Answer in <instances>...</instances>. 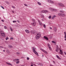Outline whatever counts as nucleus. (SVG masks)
<instances>
[{"instance_id":"f257e3e1","label":"nucleus","mask_w":66,"mask_h":66,"mask_svg":"<svg viewBox=\"0 0 66 66\" xmlns=\"http://www.w3.org/2000/svg\"><path fill=\"white\" fill-rule=\"evenodd\" d=\"M41 37V34L38 33L35 36V38L36 39H38Z\"/></svg>"},{"instance_id":"f03ea898","label":"nucleus","mask_w":66,"mask_h":66,"mask_svg":"<svg viewBox=\"0 0 66 66\" xmlns=\"http://www.w3.org/2000/svg\"><path fill=\"white\" fill-rule=\"evenodd\" d=\"M35 50H36V48L35 47H33V51L34 52V53L37 55V56H38V53Z\"/></svg>"},{"instance_id":"7ed1b4c3","label":"nucleus","mask_w":66,"mask_h":66,"mask_svg":"<svg viewBox=\"0 0 66 66\" xmlns=\"http://www.w3.org/2000/svg\"><path fill=\"white\" fill-rule=\"evenodd\" d=\"M49 10L51 11H55V12H56L57 10V9H54L53 8H48Z\"/></svg>"},{"instance_id":"20e7f679","label":"nucleus","mask_w":66,"mask_h":66,"mask_svg":"<svg viewBox=\"0 0 66 66\" xmlns=\"http://www.w3.org/2000/svg\"><path fill=\"white\" fill-rule=\"evenodd\" d=\"M58 4L60 6H61V7H65V5L61 3H58Z\"/></svg>"},{"instance_id":"39448f33","label":"nucleus","mask_w":66,"mask_h":66,"mask_svg":"<svg viewBox=\"0 0 66 66\" xmlns=\"http://www.w3.org/2000/svg\"><path fill=\"white\" fill-rule=\"evenodd\" d=\"M41 13H48L49 11L47 10H42L40 12Z\"/></svg>"},{"instance_id":"423d86ee","label":"nucleus","mask_w":66,"mask_h":66,"mask_svg":"<svg viewBox=\"0 0 66 66\" xmlns=\"http://www.w3.org/2000/svg\"><path fill=\"white\" fill-rule=\"evenodd\" d=\"M58 15L60 16H62V17H64L65 16V14L62 13H59L58 14Z\"/></svg>"},{"instance_id":"0eeeda50","label":"nucleus","mask_w":66,"mask_h":66,"mask_svg":"<svg viewBox=\"0 0 66 66\" xmlns=\"http://www.w3.org/2000/svg\"><path fill=\"white\" fill-rule=\"evenodd\" d=\"M0 32L1 33L2 35L3 36H5V34H4V32L3 31H0Z\"/></svg>"},{"instance_id":"6e6552de","label":"nucleus","mask_w":66,"mask_h":66,"mask_svg":"<svg viewBox=\"0 0 66 66\" xmlns=\"http://www.w3.org/2000/svg\"><path fill=\"white\" fill-rule=\"evenodd\" d=\"M60 51L59 52V54H61V55H63V51H62V50L60 49Z\"/></svg>"},{"instance_id":"1a4fd4ad","label":"nucleus","mask_w":66,"mask_h":66,"mask_svg":"<svg viewBox=\"0 0 66 66\" xmlns=\"http://www.w3.org/2000/svg\"><path fill=\"white\" fill-rule=\"evenodd\" d=\"M32 25L33 26H35L36 25V22H34L33 23H31Z\"/></svg>"},{"instance_id":"9d476101","label":"nucleus","mask_w":66,"mask_h":66,"mask_svg":"<svg viewBox=\"0 0 66 66\" xmlns=\"http://www.w3.org/2000/svg\"><path fill=\"white\" fill-rule=\"evenodd\" d=\"M48 1L49 2L51 3H52V4H53V3H54V2L52 1H51V0H49Z\"/></svg>"},{"instance_id":"9b49d317","label":"nucleus","mask_w":66,"mask_h":66,"mask_svg":"<svg viewBox=\"0 0 66 66\" xmlns=\"http://www.w3.org/2000/svg\"><path fill=\"white\" fill-rule=\"evenodd\" d=\"M41 50H42V51H43V52H44L45 53H47V52H46V51H45V50H44L42 48L41 49Z\"/></svg>"},{"instance_id":"f8f14e48","label":"nucleus","mask_w":66,"mask_h":66,"mask_svg":"<svg viewBox=\"0 0 66 66\" xmlns=\"http://www.w3.org/2000/svg\"><path fill=\"white\" fill-rule=\"evenodd\" d=\"M25 32L26 33H30L29 31L27 29L25 30Z\"/></svg>"},{"instance_id":"ddd939ff","label":"nucleus","mask_w":66,"mask_h":66,"mask_svg":"<svg viewBox=\"0 0 66 66\" xmlns=\"http://www.w3.org/2000/svg\"><path fill=\"white\" fill-rule=\"evenodd\" d=\"M44 39H46V40H48V37L44 36Z\"/></svg>"},{"instance_id":"4468645a","label":"nucleus","mask_w":66,"mask_h":66,"mask_svg":"<svg viewBox=\"0 0 66 66\" xmlns=\"http://www.w3.org/2000/svg\"><path fill=\"white\" fill-rule=\"evenodd\" d=\"M56 57H57V58L58 59H59V60H61V58L58 55H56Z\"/></svg>"},{"instance_id":"2eb2a0df","label":"nucleus","mask_w":66,"mask_h":66,"mask_svg":"<svg viewBox=\"0 0 66 66\" xmlns=\"http://www.w3.org/2000/svg\"><path fill=\"white\" fill-rule=\"evenodd\" d=\"M19 61V59H15L13 60V61L14 62H16V61Z\"/></svg>"},{"instance_id":"dca6fc26","label":"nucleus","mask_w":66,"mask_h":66,"mask_svg":"<svg viewBox=\"0 0 66 66\" xmlns=\"http://www.w3.org/2000/svg\"><path fill=\"white\" fill-rule=\"evenodd\" d=\"M30 33H32V34H34L35 33V32H34V31L33 30H31L30 31Z\"/></svg>"},{"instance_id":"f3484780","label":"nucleus","mask_w":66,"mask_h":66,"mask_svg":"<svg viewBox=\"0 0 66 66\" xmlns=\"http://www.w3.org/2000/svg\"><path fill=\"white\" fill-rule=\"evenodd\" d=\"M55 17H56V16L54 15L53 16V17H52V19H54V18H55Z\"/></svg>"},{"instance_id":"a211bd4d","label":"nucleus","mask_w":66,"mask_h":66,"mask_svg":"<svg viewBox=\"0 0 66 66\" xmlns=\"http://www.w3.org/2000/svg\"><path fill=\"white\" fill-rule=\"evenodd\" d=\"M56 52H59V49L56 48Z\"/></svg>"},{"instance_id":"6ab92c4d","label":"nucleus","mask_w":66,"mask_h":66,"mask_svg":"<svg viewBox=\"0 0 66 66\" xmlns=\"http://www.w3.org/2000/svg\"><path fill=\"white\" fill-rule=\"evenodd\" d=\"M64 34L65 35V36H64L65 38H66V32H64Z\"/></svg>"},{"instance_id":"aec40b11","label":"nucleus","mask_w":66,"mask_h":66,"mask_svg":"<svg viewBox=\"0 0 66 66\" xmlns=\"http://www.w3.org/2000/svg\"><path fill=\"white\" fill-rule=\"evenodd\" d=\"M32 64L34 65V66H36L35 65V63L34 62H32Z\"/></svg>"},{"instance_id":"412c9836","label":"nucleus","mask_w":66,"mask_h":66,"mask_svg":"<svg viewBox=\"0 0 66 66\" xmlns=\"http://www.w3.org/2000/svg\"><path fill=\"white\" fill-rule=\"evenodd\" d=\"M48 48H49V49L51 51H52V49H51V48L50 47H48Z\"/></svg>"},{"instance_id":"4be33fe9","label":"nucleus","mask_w":66,"mask_h":66,"mask_svg":"<svg viewBox=\"0 0 66 66\" xmlns=\"http://www.w3.org/2000/svg\"><path fill=\"white\" fill-rule=\"evenodd\" d=\"M38 4L39 5H41V3L39 2H38Z\"/></svg>"},{"instance_id":"5701e85b","label":"nucleus","mask_w":66,"mask_h":66,"mask_svg":"<svg viewBox=\"0 0 66 66\" xmlns=\"http://www.w3.org/2000/svg\"><path fill=\"white\" fill-rule=\"evenodd\" d=\"M6 64H8V65H12L10 63H9L6 62Z\"/></svg>"},{"instance_id":"b1692460","label":"nucleus","mask_w":66,"mask_h":66,"mask_svg":"<svg viewBox=\"0 0 66 66\" xmlns=\"http://www.w3.org/2000/svg\"><path fill=\"white\" fill-rule=\"evenodd\" d=\"M39 24L40 25V26H42L43 25V24H42V23L40 22V23H39Z\"/></svg>"},{"instance_id":"393cba45","label":"nucleus","mask_w":66,"mask_h":66,"mask_svg":"<svg viewBox=\"0 0 66 66\" xmlns=\"http://www.w3.org/2000/svg\"><path fill=\"white\" fill-rule=\"evenodd\" d=\"M41 17H42L43 18H44V16L43 14L42 15Z\"/></svg>"},{"instance_id":"a878e982","label":"nucleus","mask_w":66,"mask_h":66,"mask_svg":"<svg viewBox=\"0 0 66 66\" xmlns=\"http://www.w3.org/2000/svg\"><path fill=\"white\" fill-rule=\"evenodd\" d=\"M43 26L44 28H46V25H45V24H44L43 25Z\"/></svg>"},{"instance_id":"bb28decb","label":"nucleus","mask_w":66,"mask_h":66,"mask_svg":"<svg viewBox=\"0 0 66 66\" xmlns=\"http://www.w3.org/2000/svg\"><path fill=\"white\" fill-rule=\"evenodd\" d=\"M52 43H54L55 44V43H56V42L54 41H52Z\"/></svg>"},{"instance_id":"cd10ccee","label":"nucleus","mask_w":66,"mask_h":66,"mask_svg":"<svg viewBox=\"0 0 66 66\" xmlns=\"http://www.w3.org/2000/svg\"><path fill=\"white\" fill-rule=\"evenodd\" d=\"M32 21H34V22H35V20H34V19H32Z\"/></svg>"},{"instance_id":"c85d7f7f","label":"nucleus","mask_w":66,"mask_h":66,"mask_svg":"<svg viewBox=\"0 0 66 66\" xmlns=\"http://www.w3.org/2000/svg\"><path fill=\"white\" fill-rule=\"evenodd\" d=\"M4 28L5 29H7V27L6 26H4Z\"/></svg>"},{"instance_id":"c756f323","label":"nucleus","mask_w":66,"mask_h":66,"mask_svg":"<svg viewBox=\"0 0 66 66\" xmlns=\"http://www.w3.org/2000/svg\"><path fill=\"white\" fill-rule=\"evenodd\" d=\"M56 49H59V46H58L57 45V46H56Z\"/></svg>"},{"instance_id":"7c9ffc66","label":"nucleus","mask_w":66,"mask_h":66,"mask_svg":"<svg viewBox=\"0 0 66 66\" xmlns=\"http://www.w3.org/2000/svg\"><path fill=\"white\" fill-rule=\"evenodd\" d=\"M54 29H55L54 30L55 31H56L57 30V29L56 28H55Z\"/></svg>"},{"instance_id":"2f4dec72","label":"nucleus","mask_w":66,"mask_h":66,"mask_svg":"<svg viewBox=\"0 0 66 66\" xmlns=\"http://www.w3.org/2000/svg\"><path fill=\"white\" fill-rule=\"evenodd\" d=\"M0 6L1 7H2V9H4V7H3L1 6Z\"/></svg>"},{"instance_id":"473e14b6","label":"nucleus","mask_w":66,"mask_h":66,"mask_svg":"<svg viewBox=\"0 0 66 66\" xmlns=\"http://www.w3.org/2000/svg\"><path fill=\"white\" fill-rule=\"evenodd\" d=\"M50 19V18H51V15L50 16L48 17Z\"/></svg>"},{"instance_id":"72a5a7b5","label":"nucleus","mask_w":66,"mask_h":66,"mask_svg":"<svg viewBox=\"0 0 66 66\" xmlns=\"http://www.w3.org/2000/svg\"><path fill=\"white\" fill-rule=\"evenodd\" d=\"M47 46H48V47H50V45L49 44H47Z\"/></svg>"},{"instance_id":"f704fd0d","label":"nucleus","mask_w":66,"mask_h":66,"mask_svg":"<svg viewBox=\"0 0 66 66\" xmlns=\"http://www.w3.org/2000/svg\"><path fill=\"white\" fill-rule=\"evenodd\" d=\"M10 30H11V31H13V29H12V28L11 27L10 28Z\"/></svg>"},{"instance_id":"c9c22d12","label":"nucleus","mask_w":66,"mask_h":66,"mask_svg":"<svg viewBox=\"0 0 66 66\" xmlns=\"http://www.w3.org/2000/svg\"><path fill=\"white\" fill-rule=\"evenodd\" d=\"M39 65L40 66H43V64H42V63H40Z\"/></svg>"},{"instance_id":"e433bc0d","label":"nucleus","mask_w":66,"mask_h":66,"mask_svg":"<svg viewBox=\"0 0 66 66\" xmlns=\"http://www.w3.org/2000/svg\"><path fill=\"white\" fill-rule=\"evenodd\" d=\"M17 62H16V63L17 64H18V63H19V61H16Z\"/></svg>"},{"instance_id":"4c0bfd02","label":"nucleus","mask_w":66,"mask_h":66,"mask_svg":"<svg viewBox=\"0 0 66 66\" xmlns=\"http://www.w3.org/2000/svg\"><path fill=\"white\" fill-rule=\"evenodd\" d=\"M12 7L13 8V9H15V7L14 6H12Z\"/></svg>"},{"instance_id":"58836bf2","label":"nucleus","mask_w":66,"mask_h":66,"mask_svg":"<svg viewBox=\"0 0 66 66\" xmlns=\"http://www.w3.org/2000/svg\"><path fill=\"white\" fill-rule=\"evenodd\" d=\"M16 21H13V22H16Z\"/></svg>"},{"instance_id":"ea45409f","label":"nucleus","mask_w":66,"mask_h":66,"mask_svg":"<svg viewBox=\"0 0 66 66\" xmlns=\"http://www.w3.org/2000/svg\"><path fill=\"white\" fill-rule=\"evenodd\" d=\"M41 20H42V21H43L44 20V19H41Z\"/></svg>"},{"instance_id":"a19ab883","label":"nucleus","mask_w":66,"mask_h":66,"mask_svg":"<svg viewBox=\"0 0 66 66\" xmlns=\"http://www.w3.org/2000/svg\"><path fill=\"white\" fill-rule=\"evenodd\" d=\"M9 39V38H8V37H6V40H7V39Z\"/></svg>"},{"instance_id":"79ce46f5","label":"nucleus","mask_w":66,"mask_h":66,"mask_svg":"<svg viewBox=\"0 0 66 66\" xmlns=\"http://www.w3.org/2000/svg\"><path fill=\"white\" fill-rule=\"evenodd\" d=\"M24 5H25V6H28V5H27V4H24Z\"/></svg>"},{"instance_id":"37998d69","label":"nucleus","mask_w":66,"mask_h":66,"mask_svg":"<svg viewBox=\"0 0 66 66\" xmlns=\"http://www.w3.org/2000/svg\"><path fill=\"white\" fill-rule=\"evenodd\" d=\"M0 48H3V47L2 46H0Z\"/></svg>"},{"instance_id":"c03bdc74","label":"nucleus","mask_w":66,"mask_h":66,"mask_svg":"<svg viewBox=\"0 0 66 66\" xmlns=\"http://www.w3.org/2000/svg\"><path fill=\"white\" fill-rule=\"evenodd\" d=\"M38 22H39V23L41 22H40V20H38Z\"/></svg>"},{"instance_id":"a18cd8bd","label":"nucleus","mask_w":66,"mask_h":66,"mask_svg":"<svg viewBox=\"0 0 66 66\" xmlns=\"http://www.w3.org/2000/svg\"><path fill=\"white\" fill-rule=\"evenodd\" d=\"M27 60H29V58L28 57H27Z\"/></svg>"},{"instance_id":"49530a36","label":"nucleus","mask_w":66,"mask_h":66,"mask_svg":"<svg viewBox=\"0 0 66 66\" xmlns=\"http://www.w3.org/2000/svg\"><path fill=\"white\" fill-rule=\"evenodd\" d=\"M2 22H4V20H2Z\"/></svg>"},{"instance_id":"de8ad7c7","label":"nucleus","mask_w":66,"mask_h":66,"mask_svg":"<svg viewBox=\"0 0 66 66\" xmlns=\"http://www.w3.org/2000/svg\"><path fill=\"white\" fill-rule=\"evenodd\" d=\"M60 12H62V13H63V11H60Z\"/></svg>"},{"instance_id":"09e8293b","label":"nucleus","mask_w":66,"mask_h":66,"mask_svg":"<svg viewBox=\"0 0 66 66\" xmlns=\"http://www.w3.org/2000/svg\"><path fill=\"white\" fill-rule=\"evenodd\" d=\"M6 3L7 4H9V2H6Z\"/></svg>"},{"instance_id":"8fccbe9b","label":"nucleus","mask_w":66,"mask_h":66,"mask_svg":"<svg viewBox=\"0 0 66 66\" xmlns=\"http://www.w3.org/2000/svg\"><path fill=\"white\" fill-rule=\"evenodd\" d=\"M53 63H54V64H55V61H53Z\"/></svg>"},{"instance_id":"3c124183","label":"nucleus","mask_w":66,"mask_h":66,"mask_svg":"<svg viewBox=\"0 0 66 66\" xmlns=\"http://www.w3.org/2000/svg\"><path fill=\"white\" fill-rule=\"evenodd\" d=\"M50 66H54L53 65H52V64H51L50 65Z\"/></svg>"},{"instance_id":"603ef678","label":"nucleus","mask_w":66,"mask_h":66,"mask_svg":"<svg viewBox=\"0 0 66 66\" xmlns=\"http://www.w3.org/2000/svg\"><path fill=\"white\" fill-rule=\"evenodd\" d=\"M64 53L65 54H66V52H64Z\"/></svg>"},{"instance_id":"864d4df0","label":"nucleus","mask_w":66,"mask_h":66,"mask_svg":"<svg viewBox=\"0 0 66 66\" xmlns=\"http://www.w3.org/2000/svg\"><path fill=\"white\" fill-rule=\"evenodd\" d=\"M50 29H52V28L51 27H50Z\"/></svg>"},{"instance_id":"5fc2aeb1","label":"nucleus","mask_w":66,"mask_h":66,"mask_svg":"<svg viewBox=\"0 0 66 66\" xmlns=\"http://www.w3.org/2000/svg\"><path fill=\"white\" fill-rule=\"evenodd\" d=\"M12 13H14V12L13 11H12Z\"/></svg>"},{"instance_id":"6e6d98bb","label":"nucleus","mask_w":66,"mask_h":66,"mask_svg":"<svg viewBox=\"0 0 66 66\" xmlns=\"http://www.w3.org/2000/svg\"><path fill=\"white\" fill-rule=\"evenodd\" d=\"M13 39V38H11V39Z\"/></svg>"},{"instance_id":"4d7b16f0","label":"nucleus","mask_w":66,"mask_h":66,"mask_svg":"<svg viewBox=\"0 0 66 66\" xmlns=\"http://www.w3.org/2000/svg\"><path fill=\"white\" fill-rule=\"evenodd\" d=\"M31 66H33V65H32V64H31Z\"/></svg>"},{"instance_id":"13d9d810","label":"nucleus","mask_w":66,"mask_h":66,"mask_svg":"<svg viewBox=\"0 0 66 66\" xmlns=\"http://www.w3.org/2000/svg\"><path fill=\"white\" fill-rule=\"evenodd\" d=\"M65 40L66 41V38H65Z\"/></svg>"},{"instance_id":"bf43d9fd","label":"nucleus","mask_w":66,"mask_h":66,"mask_svg":"<svg viewBox=\"0 0 66 66\" xmlns=\"http://www.w3.org/2000/svg\"><path fill=\"white\" fill-rule=\"evenodd\" d=\"M3 51H4V52H5V50H3Z\"/></svg>"},{"instance_id":"052dcab7","label":"nucleus","mask_w":66,"mask_h":66,"mask_svg":"<svg viewBox=\"0 0 66 66\" xmlns=\"http://www.w3.org/2000/svg\"><path fill=\"white\" fill-rule=\"evenodd\" d=\"M42 56H44V55H43Z\"/></svg>"},{"instance_id":"680f3d73","label":"nucleus","mask_w":66,"mask_h":66,"mask_svg":"<svg viewBox=\"0 0 66 66\" xmlns=\"http://www.w3.org/2000/svg\"><path fill=\"white\" fill-rule=\"evenodd\" d=\"M12 47V46H11V47Z\"/></svg>"},{"instance_id":"e2e57ef3","label":"nucleus","mask_w":66,"mask_h":66,"mask_svg":"<svg viewBox=\"0 0 66 66\" xmlns=\"http://www.w3.org/2000/svg\"><path fill=\"white\" fill-rule=\"evenodd\" d=\"M0 19H1V18L0 17Z\"/></svg>"}]
</instances>
